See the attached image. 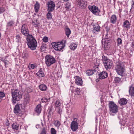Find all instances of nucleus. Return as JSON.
Wrapping results in <instances>:
<instances>
[{"label":"nucleus","mask_w":134,"mask_h":134,"mask_svg":"<svg viewBox=\"0 0 134 134\" xmlns=\"http://www.w3.org/2000/svg\"><path fill=\"white\" fill-rule=\"evenodd\" d=\"M26 40L28 47L31 50L36 49L37 44L35 38L32 35H30L27 37Z\"/></svg>","instance_id":"obj_1"},{"label":"nucleus","mask_w":134,"mask_h":134,"mask_svg":"<svg viewBox=\"0 0 134 134\" xmlns=\"http://www.w3.org/2000/svg\"><path fill=\"white\" fill-rule=\"evenodd\" d=\"M12 103L14 104L16 103V101L19 100L22 98V94L21 92L17 90L12 92Z\"/></svg>","instance_id":"obj_2"},{"label":"nucleus","mask_w":134,"mask_h":134,"mask_svg":"<svg viewBox=\"0 0 134 134\" xmlns=\"http://www.w3.org/2000/svg\"><path fill=\"white\" fill-rule=\"evenodd\" d=\"M115 69L116 72L118 75L122 77L125 76V69L123 65L118 63L115 66Z\"/></svg>","instance_id":"obj_3"},{"label":"nucleus","mask_w":134,"mask_h":134,"mask_svg":"<svg viewBox=\"0 0 134 134\" xmlns=\"http://www.w3.org/2000/svg\"><path fill=\"white\" fill-rule=\"evenodd\" d=\"M109 107L110 113H116L118 112V107L114 102L113 101L109 102Z\"/></svg>","instance_id":"obj_4"},{"label":"nucleus","mask_w":134,"mask_h":134,"mask_svg":"<svg viewBox=\"0 0 134 134\" xmlns=\"http://www.w3.org/2000/svg\"><path fill=\"white\" fill-rule=\"evenodd\" d=\"M46 63L48 66H50L52 64L55 62V59L52 56L47 55L45 57Z\"/></svg>","instance_id":"obj_5"},{"label":"nucleus","mask_w":134,"mask_h":134,"mask_svg":"<svg viewBox=\"0 0 134 134\" xmlns=\"http://www.w3.org/2000/svg\"><path fill=\"white\" fill-rule=\"evenodd\" d=\"M51 44L53 47L56 51H60L64 47L63 44L60 42H53Z\"/></svg>","instance_id":"obj_6"},{"label":"nucleus","mask_w":134,"mask_h":134,"mask_svg":"<svg viewBox=\"0 0 134 134\" xmlns=\"http://www.w3.org/2000/svg\"><path fill=\"white\" fill-rule=\"evenodd\" d=\"M21 33L27 37L29 35V31L26 24H24L22 26L21 30Z\"/></svg>","instance_id":"obj_7"},{"label":"nucleus","mask_w":134,"mask_h":134,"mask_svg":"<svg viewBox=\"0 0 134 134\" xmlns=\"http://www.w3.org/2000/svg\"><path fill=\"white\" fill-rule=\"evenodd\" d=\"M88 8L90 11L93 14L97 15H99V13L100 12V10L98 9V7L95 5L89 6Z\"/></svg>","instance_id":"obj_8"},{"label":"nucleus","mask_w":134,"mask_h":134,"mask_svg":"<svg viewBox=\"0 0 134 134\" xmlns=\"http://www.w3.org/2000/svg\"><path fill=\"white\" fill-rule=\"evenodd\" d=\"M47 4L48 5V10L49 12H51L54 9L55 4L53 1H50L48 2Z\"/></svg>","instance_id":"obj_9"},{"label":"nucleus","mask_w":134,"mask_h":134,"mask_svg":"<svg viewBox=\"0 0 134 134\" xmlns=\"http://www.w3.org/2000/svg\"><path fill=\"white\" fill-rule=\"evenodd\" d=\"M77 3L80 8L84 9L87 7V2L83 0H77Z\"/></svg>","instance_id":"obj_10"},{"label":"nucleus","mask_w":134,"mask_h":134,"mask_svg":"<svg viewBox=\"0 0 134 134\" xmlns=\"http://www.w3.org/2000/svg\"><path fill=\"white\" fill-rule=\"evenodd\" d=\"M75 80V83L77 85L81 86L83 83V81L81 78L79 76H76L74 77Z\"/></svg>","instance_id":"obj_11"},{"label":"nucleus","mask_w":134,"mask_h":134,"mask_svg":"<svg viewBox=\"0 0 134 134\" xmlns=\"http://www.w3.org/2000/svg\"><path fill=\"white\" fill-rule=\"evenodd\" d=\"M113 65V63L111 60L104 64L105 68L107 70L110 69Z\"/></svg>","instance_id":"obj_12"},{"label":"nucleus","mask_w":134,"mask_h":134,"mask_svg":"<svg viewBox=\"0 0 134 134\" xmlns=\"http://www.w3.org/2000/svg\"><path fill=\"white\" fill-rule=\"evenodd\" d=\"M99 59L96 60L93 63V66L94 69V70L95 72L98 70V66L99 65Z\"/></svg>","instance_id":"obj_13"},{"label":"nucleus","mask_w":134,"mask_h":134,"mask_svg":"<svg viewBox=\"0 0 134 134\" xmlns=\"http://www.w3.org/2000/svg\"><path fill=\"white\" fill-rule=\"evenodd\" d=\"M73 120L70 126H78L79 120L77 118H75L74 115L72 116Z\"/></svg>","instance_id":"obj_14"},{"label":"nucleus","mask_w":134,"mask_h":134,"mask_svg":"<svg viewBox=\"0 0 134 134\" xmlns=\"http://www.w3.org/2000/svg\"><path fill=\"white\" fill-rule=\"evenodd\" d=\"M99 78L102 79L106 78L108 77V74L107 72L104 71H103L99 74Z\"/></svg>","instance_id":"obj_15"},{"label":"nucleus","mask_w":134,"mask_h":134,"mask_svg":"<svg viewBox=\"0 0 134 134\" xmlns=\"http://www.w3.org/2000/svg\"><path fill=\"white\" fill-rule=\"evenodd\" d=\"M32 23L35 27H38L40 26V24L39 21L36 19L32 20Z\"/></svg>","instance_id":"obj_16"},{"label":"nucleus","mask_w":134,"mask_h":134,"mask_svg":"<svg viewBox=\"0 0 134 134\" xmlns=\"http://www.w3.org/2000/svg\"><path fill=\"white\" fill-rule=\"evenodd\" d=\"M110 40L106 39L104 43L103 46L105 49H106L109 48L110 45Z\"/></svg>","instance_id":"obj_17"},{"label":"nucleus","mask_w":134,"mask_h":134,"mask_svg":"<svg viewBox=\"0 0 134 134\" xmlns=\"http://www.w3.org/2000/svg\"><path fill=\"white\" fill-rule=\"evenodd\" d=\"M117 21V17L115 15H112L111 17L110 22L113 24L115 23Z\"/></svg>","instance_id":"obj_18"},{"label":"nucleus","mask_w":134,"mask_h":134,"mask_svg":"<svg viewBox=\"0 0 134 134\" xmlns=\"http://www.w3.org/2000/svg\"><path fill=\"white\" fill-rule=\"evenodd\" d=\"M20 111V107L18 104H16L14 108V113L16 114L19 113Z\"/></svg>","instance_id":"obj_19"},{"label":"nucleus","mask_w":134,"mask_h":134,"mask_svg":"<svg viewBox=\"0 0 134 134\" xmlns=\"http://www.w3.org/2000/svg\"><path fill=\"white\" fill-rule=\"evenodd\" d=\"M14 22L12 20L10 21L7 23V29H10V28L13 27V25L14 24Z\"/></svg>","instance_id":"obj_20"},{"label":"nucleus","mask_w":134,"mask_h":134,"mask_svg":"<svg viewBox=\"0 0 134 134\" xmlns=\"http://www.w3.org/2000/svg\"><path fill=\"white\" fill-rule=\"evenodd\" d=\"M40 4L37 1L36 2V3L34 5V9L36 13H37L40 9Z\"/></svg>","instance_id":"obj_21"},{"label":"nucleus","mask_w":134,"mask_h":134,"mask_svg":"<svg viewBox=\"0 0 134 134\" xmlns=\"http://www.w3.org/2000/svg\"><path fill=\"white\" fill-rule=\"evenodd\" d=\"M127 102V100L126 98H121L119 101V103L121 105L126 104Z\"/></svg>","instance_id":"obj_22"},{"label":"nucleus","mask_w":134,"mask_h":134,"mask_svg":"<svg viewBox=\"0 0 134 134\" xmlns=\"http://www.w3.org/2000/svg\"><path fill=\"white\" fill-rule=\"evenodd\" d=\"M129 92L130 94L132 97H134V87L131 86L129 87Z\"/></svg>","instance_id":"obj_23"},{"label":"nucleus","mask_w":134,"mask_h":134,"mask_svg":"<svg viewBox=\"0 0 134 134\" xmlns=\"http://www.w3.org/2000/svg\"><path fill=\"white\" fill-rule=\"evenodd\" d=\"M42 69H40L38 72L36 73V75L40 77H42L44 76V74Z\"/></svg>","instance_id":"obj_24"},{"label":"nucleus","mask_w":134,"mask_h":134,"mask_svg":"<svg viewBox=\"0 0 134 134\" xmlns=\"http://www.w3.org/2000/svg\"><path fill=\"white\" fill-rule=\"evenodd\" d=\"M77 45V44L72 43L70 44L69 47L71 50L74 51L76 48Z\"/></svg>","instance_id":"obj_25"},{"label":"nucleus","mask_w":134,"mask_h":134,"mask_svg":"<svg viewBox=\"0 0 134 134\" xmlns=\"http://www.w3.org/2000/svg\"><path fill=\"white\" fill-rule=\"evenodd\" d=\"M130 24L129 21L127 20L125 21L123 23V26L125 28H129Z\"/></svg>","instance_id":"obj_26"},{"label":"nucleus","mask_w":134,"mask_h":134,"mask_svg":"<svg viewBox=\"0 0 134 134\" xmlns=\"http://www.w3.org/2000/svg\"><path fill=\"white\" fill-rule=\"evenodd\" d=\"M25 103L26 104L29 103L30 101V97L29 95L27 94L25 96Z\"/></svg>","instance_id":"obj_27"},{"label":"nucleus","mask_w":134,"mask_h":134,"mask_svg":"<svg viewBox=\"0 0 134 134\" xmlns=\"http://www.w3.org/2000/svg\"><path fill=\"white\" fill-rule=\"evenodd\" d=\"M102 60L104 64L110 61V60L108 59L107 57L104 55L102 56Z\"/></svg>","instance_id":"obj_28"},{"label":"nucleus","mask_w":134,"mask_h":134,"mask_svg":"<svg viewBox=\"0 0 134 134\" xmlns=\"http://www.w3.org/2000/svg\"><path fill=\"white\" fill-rule=\"evenodd\" d=\"M41 110V106L40 104L38 105L35 109V111L37 113H40Z\"/></svg>","instance_id":"obj_29"},{"label":"nucleus","mask_w":134,"mask_h":134,"mask_svg":"<svg viewBox=\"0 0 134 134\" xmlns=\"http://www.w3.org/2000/svg\"><path fill=\"white\" fill-rule=\"evenodd\" d=\"M39 87L40 90L43 91H45L47 88L46 86L44 84L40 85L39 86Z\"/></svg>","instance_id":"obj_30"},{"label":"nucleus","mask_w":134,"mask_h":134,"mask_svg":"<svg viewBox=\"0 0 134 134\" xmlns=\"http://www.w3.org/2000/svg\"><path fill=\"white\" fill-rule=\"evenodd\" d=\"M37 67L36 65L35 64H29V65L28 68L29 69H33Z\"/></svg>","instance_id":"obj_31"},{"label":"nucleus","mask_w":134,"mask_h":134,"mask_svg":"<svg viewBox=\"0 0 134 134\" xmlns=\"http://www.w3.org/2000/svg\"><path fill=\"white\" fill-rule=\"evenodd\" d=\"M94 70V69L92 70H88L86 71V73L88 76L94 74V72L95 71Z\"/></svg>","instance_id":"obj_32"},{"label":"nucleus","mask_w":134,"mask_h":134,"mask_svg":"<svg viewBox=\"0 0 134 134\" xmlns=\"http://www.w3.org/2000/svg\"><path fill=\"white\" fill-rule=\"evenodd\" d=\"M66 34L68 38L71 34V31L69 28H67L65 29Z\"/></svg>","instance_id":"obj_33"},{"label":"nucleus","mask_w":134,"mask_h":134,"mask_svg":"<svg viewBox=\"0 0 134 134\" xmlns=\"http://www.w3.org/2000/svg\"><path fill=\"white\" fill-rule=\"evenodd\" d=\"M55 106L57 107H59L60 106H61V103L60 101L58 100H57L55 103Z\"/></svg>","instance_id":"obj_34"},{"label":"nucleus","mask_w":134,"mask_h":134,"mask_svg":"<svg viewBox=\"0 0 134 134\" xmlns=\"http://www.w3.org/2000/svg\"><path fill=\"white\" fill-rule=\"evenodd\" d=\"M53 123L55 126H60L61 125L60 122L58 120H54Z\"/></svg>","instance_id":"obj_35"},{"label":"nucleus","mask_w":134,"mask_h":134,"mask_svg":"<svg viewBox=\"0 0 134 134\" xmlns=\"http://www.w3.org/2000/svg\"><path fill=\"white\" fill-rule=\"evenodd\" d=\"M24 59H26L29 57L28 53H24L22 55Z\"/></svg>","instance_id":"obj_36"},{"label":"nucleus","mask_w":134,"mask_h":134,"mask_svg":"<svg viewBox=\"0 0 134 134\" xmlns=\"http://www.w3.org/2000/svg\"><path fill=\"white\" fill-rule=\"evenodd\" d=\"M48 11V13L47 14V18L48 19H51L52 18V15Z\"/></svg>","instance_id":"obj_37"},{"label":"nucleus","mask_w":134,"mask_h":134,"mask_svg":"<svg viewBox=\"0 0 134 134\" xmlns=\"http://www.w3.org/2000/svg\"><path fill=\"white\" fill-rule=\"evenodd\" d=\"M121 80V78L118 77H116L115 78L114 81L116 83H119Z\"/></svg>","instance_id":"obj_38"},{"label":"nucleus","mask_w":134,"mask_h":134,"mask_svg":"<svg viewBox=\"0 0 134 134\" xmlns=\"http://www.w3.org/2000/svg\"><path fill=\"white\" fill-rule=\"evenodd\" d=\"M93 30H95L97 31V32L99 31V26L98 25H94L93 26Z\"/></svg>","instance_id":"obj_39"},{"label":"nucleus","mask_w":134,"mask_h":134,"mask_svg":"<svg viewBox=\"0 0 134 134\" xmlns=\"http://www.w3.org/2000/svg\"><path fill=\"white\" fill-rule=\"evenodd\" d=\"M78 128V126H71V128L73 131H76Z\"/></svg>","instance_id":"obj_40"},{"label":"nucleus","mask_w":134,"mask_h":134,"mask_svg":"<svg viewBox=\"0 0 134 134\" xmlns=\"http://www.w3.org/2000/svg\"><path fill=\"white\" fill-rule=\"evenodd\" d=\"M46 48V44H42L41 46V49L43 51H44Z\"/></svg>","instance_id":"obj_41"},{"label":"nucleus","mask_w":134,"mask_h":134,"mask_svg":"<svg viewBox=\"0 0 134 134\" xmlns=\"http://www.w3.org/2000/svg\"><path fill=\"white\" fill-rule=\"evenodd\" d=\"M76 93H75L76 94H77L78 95L80 94L81 90L80 89L78 88H77L76 90Z\"/></svg>","instance_id":"obj_42"},{"label":"nucleus","mask_w":134,"mask_h":134,"mask_svg":"<svg viewBox=\"0 0 134 134\" xmlns=\"http://www.w3.org/2000/svg\"><path fill=\"white\" fill-rule=\"evenodd\" d=\"M51 134H56V130L53 128L51 129Z\"/></svg>","instance_id":"obj_43"},{"label":"nucleus","mask_w":134,"mask_h":134,"mask_svg":"<svg viewBox=\"0 0 134 134\" xmlns=\"http://www.w3.org/2000/svg\"><path fill=\"white\" fill-rule=\"evenodd\" d=\"M117 43L118 44H121L122 43V40L121 38H118Z\"/></svg>","instance_id":"obj_44"},{"label":"nucleus","mask_w":134,"mask_h":134,"mask_svg":"<svg viewBox=\"0 0 134 134\" xmlns=\"http://www.w3.org/2000/svg\"><path fill=\"white\" fill-rule=\"evenodd\" d=\"M42 40H43V41L45 42H48V39L47 37H44L43 38Z\"/></svg>","instance_id":"obj_45"},{"label":"nucleus","mask_w":134,"mask_h":134,"mask_svg":"<svg viewBox=\"0 0 134 134\" xmlns=\"http://www.w3.org/2000/svg\"><path fill=\"white\" fill-rule=\"evenodd\" d=\"M5 11V8H4L1 7L0 8V14L3 13Z\"/></svg>","instance_id":"obj_46"},{"label":"nucleus","mask_w":134,"mask_h":134,"mask_svg":"<svg viewBox=\"0 0 134 134\" xmlns=\"http://www.w3.org/2000/svg\"><path fill=\"white\" fill-rule=\"evenodd\" d=\"M42 102L43 103L46 102L48 101L49 100V99L47 98H44L43 99H42L41 100Z\"/></svg>","instance_id":"obj_47"},{"label":"nucleus","mask_w":134,"mask_h":134,"mask_svg":"<svg viewBox=\"0 0 134 134\" xmlns=\"http://www.w3.org/2000/svg\"><path fill=\"white\" fill-rule=\"evenodd\" d=\"M5 96L4 93L2 92H0V98H2Z\"/></svg>","instance_id":"obj_48"},{"label":"nucleus","mask_w":134,"mask_h":134,"mask_svg":"<svg viewBox=\"0 0 134 134\" xmlns=\"http://www.w3.org/2000/svg\"><path fill=\"white\" fill-rule=\"evenodd\" d=\"M57 112L58 113L61 114L62 113V110L59 107L57 110Z\"/></svg>","instance_id":"obj_49"},{"label":"nucleus","mask_w":134,"mask_h":134,"mask_svg":"<svg viewBox=\"0 0 134 134\" xmlns=\"http://www.w3.org/2000/svg\"><path fill=\"white\" fill-rule=\"evenodd\" d=\"M12 127L14 131L17 130L19 129V126H12Z\"/></svg>","instance_id":"obj_50"},{"label":"nucleus","mask_w":134,"mask_h":134,"mask_svg":"<svg viewBox=\"0 0 134 134\" xmlns=\"http://www.w3.org/2000/svg\"><path fill=\"white\" fill-rule=\"evenodd\" d=\"M40 134H46V130L45 128L43 129Z\"/></svg>","instance_id":"obj_51"},{"label":"nucleus","mask_w":134,"mask_h":134,"mask_svg":"<svg viewBox=\"0 0 134 134\" xmlns=\"http://www.w3.org/2000/svg\"><path fill=\"white\" fill-rule=\"evenodd\" d=\"M1 60L2 61H3V62H4V63L5 64V65L6 64L7 62H6V59H3V58H2V59Z\"/></svg>","instance_id":"obj_52"},{"label":"nucleus","mask_w":134,"mask_h":134,"mask_svg":"<svg viewBox=\"0 0 134 134\" xmlns=\"http://www.w3.org/2000/svg\"><path fill=\"white\" fill-rule=\"evenodd\" d=\"M5 125L6 126H9V121L8 120H7L5 123Z\"/></svg>","instance_id":"obj_53"},{"label":"nucleus","mask_w":134,"mask_h":134,"mask_svg":"<svg viewBox=\"0 0 134 134\" xmlns=\"http://www.w3.org/2000/svg\"><path fill=\"white\" fill-rule=\"evenodd\" d=\"M20 38V36L19 35H17L16 36V39H17L18 40H19Z\"/></svg>","instance_id":"obj_54"},{"label":"nucleus","mask_w":134,"mask_h":134,"mask_svg":"<svg viewBox=\"0 0 134 134\" xmlns=\"http://www.w3.org/2000/svg\"><path fill=\"white\" fill-rule=\"evenodd\" d=\"M97 31H96V30H95L93 29V30H92V32L93 33H95V34H97Z\"/></svg>","instance_id":"obj_55"},{"label":"nucleus","mask_w":134,"mask_h":134,"mask_svg":"<svg viewBox=\"0 0 134 134\" xmlns=\"http://www.w3.org/2000/svg\"><path fill=\"white\" fill-rule=\"evenodd\" d=\"M132 48H134V41L132 42Z\"/></svg>","instance_id":"obj_56"},{"label":"nucleus","mask_w":134,"mask_h":134,"mask_svg":"<svg viewBox=\"0 0 134 134\" xmlns=\"http://www.w3.org/2000/svg\"><path fill=\"white\" fill-rule=\"evenodd\" d=\"M68 5V4H66V8H69V6H67Z\"/></svg>","instance_id":"obj_57"},{"label":"nucleus","mask_w":134,"mask_h":134,"mask_svg":"<svg viewBox=\"0 0 134 134\" xmlns=\"http://www.w3.org/2000/svg\"><path fill=\"white\" fill-rule=\"evenodd\" d=\"M133 2L132 4V7L134 8V0L133 1Z\"/></svg>","instance_id":"obj_58"},{"label":"nucleus","mask_w":134,"mask_h":134,"mask_svg":"<svg viewBox=\"0 0 134 134\" xmlns=\"http://www.w3.org/2000/svg\"><path fill=\"white\" fill-rule=\"evenodd\" d=\"M62 1H64L66 2H67L69 0H62Z\"/></svg>","instance_id":"obj_59"},{"label":"nucleus","mask_w":134,"mask_h":134,"mask_svg":"<svg viewBox=\"0 0 134 134\" xmlns=\"http://www.w3.org/2000/svg\"><path fill=\"white\" fill-rule=\"evenodd\" d=\"M2 99L1 98H0V102L2 100Z\"/></svg>","instance_id":"obj_60"},{"label":"nucleus","mask_w":134,"mask_h":134,"mask_svg":"<svg viewBox=\"0 0 134 134\" xmlns=\"http://www.w3.org/2000/svg\"><path fill=\"white\" fill-rule=\"evenodd\" d=\"M121 9H120L119 10V12H121Z\"/></svg>","instance_id":"obj_61"},{"label":"nucleus","mask_w":134,"mask_h":134,"mask_svg":"<svg viewBox=\"0 0 134 134\" xmlns=\"http://www.w3.org/2000/svg\"><path fill=\"white\" fill-rule=\"evenodd\" d=\"M12 126H16L15 125H14V124H12Z\"/></svg>","instance_id":"obj_62"},{"label":"nucleus","mask_w":134,"mask_h":134,"mask_svg":"<svg viewBox=\"0 0 134 134\" xmlns=\"http://www.w3.org/2000/svg\"><path fill=\"white\" fill-rule=\"evenodd\" d=\"M65 43L66 42V41H65Z\"/></svg>","instance_id":"obj_63"}]
</instances>
